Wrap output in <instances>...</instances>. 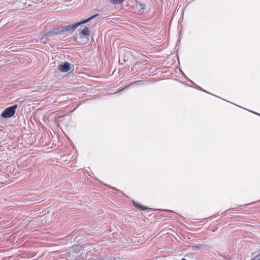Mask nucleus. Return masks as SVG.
I'll return each instance as SVG.
<instances>
[{"label":"nucleus","mask_w":260,"mask_h":260,"mask_svg":"<svg viewBox=\"0 0 260 260\" xmlns=\"http://www.w3.org/2000/svg\"><path fill=\"white\" fill-rule=\"evenodd\" d=\"M99 14H97L96 15H93L89 17V18L83 20L79 22L75 23L74 24L72 25H68L65 26H60L58 27L59 31H60V35H64L67 32H71L73 31L78 26H79L81 24L86 23L91 20L93 19L95 17L99 16Z\"/></svg>","instance_id":"obj_1"},{"label":"nucleus","mask_w":260,"mask_h":260,"mask_svg":"<svg viewBox=\"0 0 260 260\" xmlns=\"http://www.w3.org/2000/svg\"><path fill=\"white\" fill-rule=\"evenodd\" d=\"M17 107V105H14L11 107L7 108L1 114V117L4 118L12 117L15 114Z\"/></svg>","instance_id":"obj_2"},{"label":"nucleus","mask_w":260,"mask_h":260,"mask_svg":"<svg viewBox=\"0 0 260 260\" xmlns=\"http://www.w3.org/2000/svg\"><path fill=\"white\" fill-rule=\"evenodd\" d=\"M58 35H60V31H59L58 28H54L48 32L44 34L42 38L41 39V42L43 43H45V40H48L50 38L54 37Z\"/></svg>","instance_id":"obj_3"},{"label":"nucleus","mask_w":260,"mask_h":260,"mask_svg":"<svg viewBox=\"0 0 260 260\" xmlns=\"http://www.w3.org/2000/svg\"><path fill=\"white\" fill-rule=\"evenodd\" d=\"M71 64L69 62H66L64 63L60 64L58 66V69L62 73H66L70 70Z\"/></svg>","instance_id":"obj_4"},{"label":"nucleus","mask_w":260,"mask_h":260,"mask_svg":"<svg viewBox=\"0 0 260 260\" xmlns=\"http://www.w3.org/2000/svg\"><path fill=\"white\" fill-rule=\"evenodd\" d=\"M79 35L80 38L82 37V36L86 37L87 38L90 35V32L88 28L85 26L84 28L81 30Z\"/></svg>","instance_id":"obj_5"},{"label":"nucleus","mask_w":260,"mask_h":260,"mask_svg":"<svg viewBox=\"0 0 260 260\" xmlns=\"http://www.w3.org/2000/svg\"><path fill=\"white\" fill-rule=\"evenodd\" d=\"M133 204L136 208H138L141 209V210L145 211L147 209V207H144L143 206L139 205L134 202H133Z\"/></svg>","instance_id":"obj_6"},{"label":"nucleus","mask_w":260,"mask_h":260,"mask_svg":"<svg viewBox=\"0 0 260 260\" xmlns=\"http://www.w3.org/2000/svg\"><path fill=\"white\" fill-rule=\"evenodd\" d=\"M136 7H137L139 9L142 10L144 9V4H142L141 3L137 2L136 5Z\"/></svg>","instance_id":"obj_7"},{"label":"nucleus","mask_w":260,"mask_h":260,"mask_svg":"<svg viewBox=\"0 0 260 260\" xmlns=\"http://www.w3.org/2000/svg\"><path fill=\"white\" fill-rule=\"evenodd\" d=\"M124 0H110L111 3H112L114 4H119L122 3Z\"/></svg>","instance_id":"obj_8"},{"label":"nucleus","mask_w":260,"mask_h":260,"mask_svg":"<svg viewBox=\"0 0 260 260\" xmlns=\"http://www.w3.org/2000/svg\"><path fill=\"white\" fill-rule=\"evenodd\" d=\"M192 247L193 248H196V249H200L202 247V245H200L199 246H192Z\"/></svg>","instance_id":"obj_9"},{"label":"nucleus","mask_w":260,"mask_h":260,"mask_svg":"<svg viewBox=\"0 0 260 260\" xmlns=\"http://www.w3.org/2000/svg\"><path fill=\"white\" fill-rule=\"evenodd\" d=\"M114 260H122L120 257H116L114 259Z\"/></svg>","instance_id":"obj_10"},{"label":"nucleus","mask_w":260,"mask_h":260,"mask_svg":"<svg viewBox=\"0 0 260 260\" xmlns=\"http://www.w3.org/2000/svg\"><path fill=\"white\" fill-rule=\"evenodd\" d=\"M88 260H96V259L93 258H90Z\"/></svg>","instance_id":"obj_11"},{"label":"nucleus","mask_w":260,"mask_h":260,"mask_svg":"<svg viewBox=\"0 0 260 260\" xmlns=\"http://www.w3.org/2000/svg\"><path fill=\"white\" fill-rule=\"evenodd\" d=\"M96 260H103V259H102L101 258H99V259H96Z\"/></svg>","instance_id":"obj_12"},{"label":"nucleus","mask_w":260,"mask_h":260,"mask_svg":"<svg viewBox=\"0 0 260 260\" xmlns=\"http://www.w3.org/2000/svg\"><path fill=\"white\" fill-rule=\"evenodd\" d=\"M181 260H186L185 258H182Z\"/></svg>","instance_id":"obj_13"},{"label":"nucleus","mask_w":260,"mask_h":260,"mask_svg":"<svg viewBox=\"0 0 260 260\" xmlns=\"http://www.w3.org/2000/svg\"><path fill=\"white\" fill-rule=\"evenodd\" d=\"M258 260H260V258L258 259Z\"/></svg>","instance_id":"obj_14"}]
</instances>
